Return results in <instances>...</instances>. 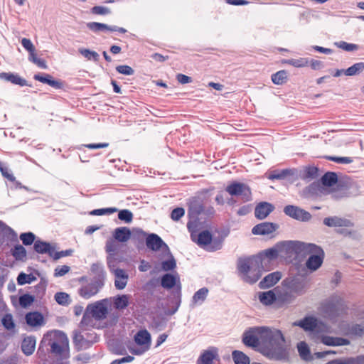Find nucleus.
Instances as JSON below:
<instances>
[{"label":"nucleus","mask_w":364,"mask_h":364,"mask_svg":"<svg viewBox=\"0 0 364 364\" xmlns=\"http://www.w3.org/2000/svg\"><path fill=\"white\" fill-rule=\"evenodd\" d=\"M261 353L269 359L284 360L287 356L284 346L285 338L281 331L267 326Z\"/></svg>","instance_id":"f257e3e1"},{"label":"nucleus","mask_w":364,"mask_h":364,"mask_svg":"<svg viewBox=\"0 0 364 364\" xmlns=\"http://www.w3.org/2000/svg\"><path fill=\"white\" fill-rule=\"evenodd\" d=\"M294 247V255H310L306 262V267L310 272H315L321 267L324 259V252L321 247L299 241H296Z\"/></svg>","instance_id":"f03ea898"},{"label":"nucleus","mask_w":364,"mask_h":364,"mask_svg":"<svg viewBox=\"0 0 364 364\" xmlns=\"http://www.w3.org/2000/svg\"><path fill=\"white\" fill-rule=\"evenodd\" d=\"M295 245L296 241L279 242L273 247L265 250L255 257L259 259V263L262 264V267L269 270L270 269L271 262L276 259L279 255H294Z\"/></svg>","instance_id":"7ed1b4c3"},{"label":"nucleus","mask_w":364,"mask_h":364,"mask_svg":"<svg viewBox=\"0 0 364 364\" xmlns=\"http://www.w3.org/2000/svg\"><path fill=\"white\" fill-rule=\"evenodd\" d=\"M237 269L242 279L250 284L256 282L262 276L263 271H267L262 267L259 259L255 256L239 259Z\"/></svg>","instance_id":"20e7f679"},{"label":"nucleus","mask_w":364,"mask_h":364,"mask_svg":"<svg viewBox=\"0 0 364 364\" xmlns=\"http://www.w3.org/2000/svg\"><path fill=\"white\" fill-rule=\"evenodd\" d=\"M41 344L49 346L51 352L57 355L66 358L68 355V339L67 336L60 331H52L46 333Z\"/></svg>","instance_id":"39448f33"},{"label":"nucleus","mask_w":364,"mask_h":364,"mask_svg":"<svg viewBox=\"0 0 364 364\" xmlns=\"http://www.w3.org/2000/svg\"><path fill=\"white\" fill-rule=\"evenodd\" d=\"M190 220L187 224L188 229L191 232V238L193 241L208 251H215L221 247V242L212 240V236L208 231H203L198 236L194 233L196 228V215L191 210L189 213Z\"/></svg>","instance_id":"423d86ee"},{"label":"nucleus","mask_w":364,"mask_h":364,"mask_svg":"<svg viewBox=\"0 0 364 364\" xmlns=\"http://www.w3.org/2000/svg\"><path fill=\"white\" fill-rule=\"evenodd\" d=\"M267 326H256L247 329L242 335V342L248 347H251L261 353L264 336H266Z\"/></svg>","instance_id":"0eeeda50"},{"label":"nucleus","mask_w":364,"mask_h":364,"mask_svg":"<svg viewBox=\"0 0 364 364\" xmlns=\"http://www.w3.org/2000/svg\"><path fill=\"white\" fill-rule=\"evenodd\" d=\"M111 303L110 299H104L88 304L85 309L82 322H86L87 317H92L97 321L105 319L109 314Z\"/></svg>","instance_id":"6e6552de"},{"label":"nucleus","mask_w":364,"mask_h":364,"mask_svg":"<svg viewBox=\"0 0 364 364\" xmlns=\"http://www.w3.org/2000/svg\"><path fill=\"white\" fill-rule=\"evenodd\" d=\"M151 343L150 333L146 330H141L134 336V342L129 343L127 348L131 353L140 355L150 348Z\"/></svg>","instance_id":"1a4fd4ad"},{"label":"nucleus","mask_w":364,"mask_h":364,"mask_svg":"<svg viewBox=\"0 0 364 364\" xmlns=\"http://www.w3.org/2000/svg\"><path fill=\"white\" fill-rule=\"evenodd\" d=\"M330 328L323 324L320 331L316 336V338L321 343L328 346H341L350 344V341L346 338L329 336L326 333H331Z\"/></svg>","instance_id":"9d476101"},{"label":"nucleus","mask_w":364,"mask_h":364,"mask_svg":"<svg viewBox=\"0 0 364 364\" xmlns=\"http://www.w3.org/2000/svg\"><path fill=\"white\" fill-rule=\"evenodd\" d=\"M107 265L109 269V271L114 276L115 288L119 290L124 289L126 287L128 282V273L123 269L116 268L114 264H113V258L111 256L107 257Z\"/></svg>","instance_id":"9b49d317"},{"label":"nucleus","mask_w":364,"mask_h":364,"mask_svg":"<svg viewBox=\"0 0 364 364\" xmlns=\"http://www.w3.org/2000/svg\"><path fill=\"white\" fill-rule=\"evenodd\" d=\"M343 300L338 296H333L322 304L321 311L328 317H333L342 309Z\"/></svg>","instance_id":"f8f14e48"},{"label":"nucleus","mask_w":364,"mask_h":364,"mask_svg":"<svg viewBox=\"0 0 364 364\" xmlns=\"http://www.w3.org/2000/svg\"><path fill=\"white\" fill-rule=\"evenodd\" d=\"M227 192L231 196L240 197L244 201L251 199V191L250 188L241 183H232L227 186Z\"/></svg>","instance_id":"ddd939ff"},{"label":"nucleus","mask_w":364,"mask_h":364,"mask_svg":"<svg viewBox=\"0 0 364 364\" xmlns=\"http://www.w3.org/2000/svg\"><path fill=\"white\" fill-rule=\"evenodd\" d=\"M292 326H299L305 331H313L314 332L316 336L318 332L321 328L322 326H323V324L320 323L314 316H307L304 319L294 322L292 323Z\"/></svg>","instance_id":"4468645a"},{"label":"nucleus","mask_w":364,"mask_h":364,"mask_svg":"<svg viewBox=\"0 0 364 364\" xmlns=\"http://www.w3.org/2000/svg\"><path fill=\"white\" fill-rule=\"evenodd\" d=\"M284 212L288 216L301 221H308L311 219V214L296 206L287 205L284 208Z\"/></svg>","instance_id":"2eb2a0df"},{"label":"nucleus","mask_w":364,"mask_h":364,"mask_svg":"<svg viewBox=\"0 0 364 364\" xmlns=\"http://www.w3.org/2000/svg\"><path fill=\"white\" fill-rule=\"evenodd\" d=\"M218 359V349L216 348L211 347L201 353L197 360V364H214L215 360Z\"/></svg>","instance_id":"dca6fc26"},{"label":"nucleus","mask_w":364,"mask_h":364,"mask_svg":"<svg viewBox=\"0 0 364 364\" xmlns=\"http://www.w3.org/2000/svg\"><path fill=\"white\" fill-rule=\"evenodd\" d=\"M101 285L97 282H92L81 287L79 289L80 295L84 299H90L96 295L99 291Z\"/></svg>","instance_id":"f3484780"},{"label":"nucleus","mask_w":364,"mask_h":364,"mask_svg":"<svg viewBox=\"0 0 364 364\" xmlns=\"http://www.w3.org/2000/svg\"><path fill=\"white\" fill-rule=\"evenodd\" d=\"M278 225L272 223H262L255 225L252 232L254 235H269L277 230Z\"/></svg>","instance_id":"a211bd4d"},{"label":"nucleus","mask_w":364,"mask_h":364,"mask_svg":"<svg viewBox=\"0 0 364 364\" xmlns=\"http://www.w3.org/2000/svg\"><path fill=\"white\" fill-rule=\"evenodd\" d=\"M323 223L328 227H352L353 223L350 220L346 219V218H341L338 217H331V218H326L323 220Z\"/></svg>","instance_id":"6ab92c4d"},{"label":"nucleus","mask_w":364,"mask_h":364,"mask_svg":"<svg viewBox=\"0 0 364 364\" xmlns=\"http://www.w3.org/2000/svg\"><path fill=\"white\" fill-rule=\"evenodd\" d=\"M274 210V206L267 202L259 203L255 208V217L258 219H264Z\"/></svg>","instance_id":"aec40b11"},{"label":"nucleus","mask_w":364,"mask_h":364,"mask_svg":"<svg viewBox=\"0 0 364 364\" xmlns=\"http://www.w3.org/2000/svg\"><path fill=\"white\" fill-rule=\"evenodd\" d=\"M281 278L282 274L279 272L270 273L259 282V287L262 289L269 288L276 284Z\"/></svg>","instance_id":"412c9836"},{"label":"nucleus","mask_w":364,"mask_h":364,"mask_svg":"<svg viewBox=\"0 0 364 364\" xmlns=\"http://www.w3.org/2000/svg\"><path fill=\"white\" fill-rule=\"evenodd\" d=\"M146 242L147 247L154 251H156L162 247L168 249L167 245L163 242L161 237L156 234H150L148 235Z\"/></svg>","instance_id":"4be33fe9"},{"label":"nucleus","mask_w":364,"mask_h":364,"mask_svg":"<svg viewBox=\"0 0 364 364\" xmlns=\"http://www.w3.org/2000/svg\"><path fill=\"white\" fill-rule=\"evenodd\" d=\"M0 79L11 82L14 85H18L20 86H24L26 85V81L23 78L21 77L18 74L12 73H1Z\"/></svg>","instance_id":"5701e85b"},{"label":"nucleus","mask_w":364,"mask_h":364,"mask_svg":"<svg viewBox=\"0 0 364 364\" xmlns=\"http://www.w3.org/2000/svg\"><path fill=\"white\" fill-rule=\"evenodd\" d=\"M297 350L300 358L305 361H310L313 360L314 356L311 353L310 348L308 344L304 341H300L296 346Z\"/></svg>","instance_id":"b1692460"},{"label":"nucleus","mask_w":364,"mask_h":364,"mask_svg":"<svg viewBox=\"0 0 364 364\" xmlns=\"http://www.w3.org/2000/svg\"><path fill=\"white\" fill-rule=\"evenodd\" d=\"M26 321L32 327L41 326L43 324V316L38 312H31L26 314Z\"/></svg>","instance_id":"393cba45"},{"label":"nucleus","mask_w":364,"mask_h":364,"mask_svg":"<svg viewBox=\"0 0 364 364\" xmlns=\"http://www.w3.org/2000/svg\"><path fill=\"white\" fill-rule=\"evenodd\" d=\"M113 236L115 240L121 242H127L131 237V231L127 227H120L114 230Z\"/></svg>","instance_id":"a878e982"},{"label":"nucleus","mask_w":364,"mask_h":364,"mask_svg":"<svg viewBox=\"0 0 364 364\" xmlns=\"http://www.w3.org/2000/svg\"><path fill=\"white\" fill-rule=\"evenodd\" d=\"M208 294V289L205 287L200 289L193 296L191 304L192 307L201 305L205 300Z\"/></svg>","instance_id":"bb28decb"},{"label":"nucleus","mask_w":364,"mask_h":364,"mask_svg":"<svg viewBox=\"0 0 364 364\" xmlns=\"http://www.w3.org/2000/svg\"><path fill=\"white\" fill-rule=\"evenodd\" d=\"M36 341L34 337L28 336L25 338L22 342L21 348L26 355H31L35 350Z\"/></svg>","instance_id":"cd10ccee"},{"label":"nucleus","mask_w":364,"mask_h":364,"mask_svg":"<svg viewBox=\"0 0 364 364\" xmlns=\"http://www.w3.org/2000/svg\"><path fill=\"white\" fill-rule=\"evenodd\" d=\"M86 26L93 33L111 31V30L115 29L112 28V26L98 22H88L87 23Z\"/></svg>","instance_id":"c85d7f7f"},{"label":"nucleus","mask_w":364,"mask_h":364,"mask_svg":"<svg viewBox=\"0 0 364 364\" xmlns=\"http://www.w3.org/2000/svg\"><path fill=\"white\" fill-rule=\"evenodd\" d=\"M129 299L130 296L127 294H122L113 297L114 307L119 310L125 309L129 304Z\"/></svg>","instance_id":"c756f323"},{"label":"nucleus","mask_w":364,"mask_h":364,"mask_svg":"<svg viewBox=\"0 0 364 364\" xmlns=\"http://www.w3.org/2000/svg\"><path fill=\"white\" fill-rule=\"evenodd\" d=\"M282 63L290 65L296 68H301L309 65V60L307 58H291L283 60Z\"/></svg>","instance_id":"7c9ffc66"},{"label":"nucleus","mask_w":364,"mask_h":364,"mask_svg":"<svg viewBox=\"0 0 364 364\" xmlns=\"http://www.w3.org/2000/svg\"><path fill=\"white\" fill-rule=\"evenodd\" d=\"M259 301L264 305H271L276 300L274 290L261 292L258 295Z\"/></svg>","instance_id":"2f4dec72"},{"label":"nucleus","mask_w":364,"mask_h":364,"mask_svg":"<svg viewBox=\"0 0 364 364\" xmlns=\"http://www.w3.org/2000/svg\"><path fill=\"white\" fill-rule=\"evenodd\" d=\"M34 249L39 253H48L51 257L54 253V249L49 243L41 241H36L34 244Z\"/></svg>","instance_id":"473e14b6"},{"label":"nucleus","mask_w":364,"mask_h":364,"mask_svg":"<svg viewBox=\"0 0 364 364\" xmlns=\"http://www.w3.org/2000/svg\"><path fill=\"white\" fill-rule=\"evenodd\" d=\"M232 357L235 364H250V358L243 352L234 350L232 353Z\"/></svg>","instance_id":"72a5a7b5"},{"label":"nucleus","mask_w":364,"mask_h":364,"mask_svg":"<svg viewBox=\"0 0 364 364\" xmlns=\"http://www.w3.org/2000/svg\"><path fill=\"white\" fill-rule=\"evenodd\" d=\"M272 81L274 84L279 85L284 84L288 79V73L286 70H282L274 73L272 75Z\"/></svg>","instance_id":"f704fd0d"},{"label":"nucleus","mask_w":364,"mask_h":364,"mask_svg":"<svg viewBox=\"0 0 364 364\" xmlns=\"http://www.w3.org/2000/svg\"><path fill=\"white\" fill-rule=\"evenodd\" d=\"M79 53L87 60H92L95 62L98 61L100 55L94 50H91L85 48H80L78 49Z\"/></svg>","instance_id":"c9c22d12"},{"label":"nucleus","mask_w":364,"mask_h":364,"mask_svg":"<svg viewBox=\"0 0 364 364\" xmlns=\"http://www.w3.org/2000/svg\"><path fill=\"white\" fill-rule=\"evenodd\" d=\"M337 180V175L333 172L326 173L321 178L323 186L326 188H330L336 185Z\"/></svg>","instance_id":"e433bc0d"},{"label":"nucleus","mask_w":364,"mask_h":364,"mask_svg":"<svg viewBox=\"0 0 364 364\" xmlns=\"http://www.w3.org/2000/svg\"><path fill=\"white\" fill-rule=\"evenodd\" d=\"M35 80L46 83L53 87L55 88H60V82L58 81L54 80L52 77L50 75H45L44 76L36 75L34 76Z\"/></svg>","instance_id":"4c0bfd02"},{"label":"nucleus","mask_w":364,"mask_h":364,"mask_svg":"<svg viewBox=\"0 0 364 364\" xmlns=\"http://www.w3.org/2000/svg\"><path fill=\"white\" fill-rule=\"evenodd\" d=\"M364 70V63H357L345 70L344 74L347 76H353Z\"/></svg>","instance_id":"58836bf2"},{"label":"nucleus","mask_w":364,"mask_h":364,"mask_svg":"<svg viewBox=\"0 0 364 364\" xmlns=\"http://www.w3.org/2000/svg\"><path fill=\"white\" fill-rule=\"evenodd\" d=\"M334 44L336 47L348 52L355 51L359 49L358 45L347 43L346 41L336 42Z\"/></svg>","instance_id":"ea45409f"},{"label":"nucleus","mask_w":364,"mask_h":364,"mask_svg":"<svg viewBox=\"0 0 364 364\" xmlns=\"http://www.w3.org/2000/svg\"><path fill=\"white\" fill-rule=\"evenodd\" d=\"M176 282V277L171 274H165L161 279V285L164 288H172Z\"/></svg>","instance_id":"a19ab883"},{"label":"nucleus","mask_w":364,"mask_h":364,"mask_svg":"<svg viewBox=\"0 0 364 364\" xmlns=\"http://www.w3.org/2000/svg\"><path fill=\"white\" fill-rule=\"evenodd\" d=\"M133 213L127 209H123L118 212V218L125 223H131L133 220Z\"/></svg>","instance_id":"79ce46f5"},{"label":"nucleus","mask_w":364,"mask_h":364,"mask_svg":"<svg viewBox=\"0 0 364 364\" xmlns=\"http://www.w3.org/2000/svg\"><path fill=\"white\" fill-rule=\"evenodd\" d=\"M36 280V278L33 274H26L23 272L20 273L17 277V282L19 285L31 284Z\"/></svg>","instance_id":"37998d69"},{"label":"nucleus","mask_w":364,"mask_h":364,"mask_svg":"<svg viewBox=\"0 0 364 364\" xmlns=\"http://www.w3.org/2000/svg\"><path fill=\"white\" fill-rule=\"evenodd\" d=\"M55 299L60 305H68L70 302V296L65 292H58L55 295Z\"/></svg>","instance_id":"c03bdc74"},{"label":"nucleus","mask_w":364,"mask_h":364,"mask_svg":"<svg viewBox=\"0 0 364 364\" xmlns=\"http://www.w3.org/2000/svg\"><path fill=\"white\" fill-rule=\"evenodd\" d=\"M118 211L117 208L95 209L90 212L92 215H110Z\"/></svg>","instance_id":"a18cd8bd"},{"label":"nucleus","mask_w":364,"mask_h":364,"mask_svg":"<svg viewBox=\"0 0 364 364\" xmlns=\"http://www.w3.org/2000/svg\"><path fill=\"white\" fill-rule=\"evenodd\" d=\"M91 13L95 15H107L111 13V10L103 6H95L91 9Z\"/></svg>","instance_id":"49530a36"},{"label":"nucleus","mask_w":364,"mask_h":364,"mask_svg":"<svg viewBox=\"0 0 364 364\" xmlns=\"http://www.w3.org/2000/svg\"><path fill=\"white\" fill-rule=\"evenodd\" d=\"M29 60L37 65L39 68L46 69L47 68L46 63L44 60L38 58L36 56V51L29 55Z\"/></svg>","instance_id":"de8ad7c7"},{"label":"nucleus","mask_w":364,"mask_h":364,"mask_svg":"<svg viewBox=\"0 0 364 364\" xmlns=\"http://www.w3.org/2000/svg\"><path fill=\"white\" fill-rule=\"evenodd\" d=\"M34 301V297L29 294H23L19 298V304L22 307L30 306Z\"/></svg>","instance_id":"09e8293b"},{"label":"nucleus","mask_w":364,"mask_h":364,"mask_svg":"<svg viewBox=\"0 0 364 364\" xmlns=\"http://www.w3.org/2000/svg\"><path fill=\"white\" fill-rule=\"evenodd\" d=\"M13 255L16 259H23L26 257V250L21 245H18L13 250Z\"/></svg>","instance_id":"8fccbe9b"},{"label":"nucleus","mask_w":364,"mask_h":364,"mask_svg":"<svg viewBox=\"0 0 364 364\" xmlns=\"http://www.w3.org/2000/svg\"><path fill=\"white\" fill-rule=\"evenodd\" d=\"M116 70L120 73L125 75H132L134 74V70L129 65H122L116 67Z\"/></svg>","instance_id":"3c124183"},{"label":"nucleus","mask_w":364,"mask_h":364,"mask_svg":"<svg viewBox=\"0 0 364 364\" xmlns=\"http://www.w3.org/2000/svg\"><path fill=\"white\" fill-rule=\"evenodd\" d=\"M20 239L25 245H28L33 242L35 236L31 232L23 233L21 235Z\"/></svg>","instance_id":"603ef678"},{"label":"nucleus","mask_w":364,"mask_h":364,"mask_svg":"<svg viewBox=\"0 0 364 364\" xmlns=\"http://www.w3.org/2000/svg\"><path fill=\"white\" fill-rule=\"evenodd\" d=\"M2 323L4 326L8 330H11L14 328V323L11 314H6L2 318Z\"/></svg>","instance_id":"864d4df0"},{"label":"nucleus","mask_w":364,"mask_h":364,"mask_svg":"<svg viewBox=\"0 0 364 364\" xmlns=\"http://www.w3.org/2000/svg\"><path fill=\"white\" fill-rule=\"evenodd\" d=\"M184 214L185 210L183 208H176L172 210L171 218L173 220L177 221L182 218Z\"/></svg>","instance_id":"5fc2aeb1"},{"label":"nucleus","mask_w":364,"mask_h":364,"mask_svg":"<svg viewBox=\"0 0 364 364\" xmlns=\"http://www.w3.org/2000/svg\"><path fill=\"white\" fill-rule=\"evenodd\" d=\"M21 44L23 47L29 52L30 54L36 51L35 47L30 39L26 38H23L21 40Z\"/></svg>","instance_id":"6e6d98bb"},{"label":"nucleus","mask_w":364,"mask_h":364,"mask_svg":"<svg viewBox=\"0 0 364 364\" xmlns=\"http://www.w3.org/2000/svg\"><path fill=\"white\" fill-rule=\"evenodd\" d=\"M70 270V267L67 265L57 267L55 269L54 275L55 277H62L67 274Z\"/></svg>","instance_id":"4d7b16f0"},{"label":"nucleus","mask_w":364,"mask_h":364,"mask_svg":"<svg viewBox=\"0 0 364 364\" xmlns=\"http://www.w3.org/2000/svg\"><path fill=\"white\" fill-rule=\"evenodd\" d=\"M161 265H162L163 270L168 271V270H171L175 268L176 262L173 258H171L167 261L163 262Z\"/></svg>","instance_id":"13d9d810"},{"label":"nucleus","mask_w":364,"mask_h":364,"mask_svg":"<svg viewBox=\"0 0 364 364\" xmlns=\"http://www.w3.org/2000/svg\"><path fill=\"white\" fill-rule=\"evenodd\" d=\"M364 333L363 328L360 325L353 326L348 333L355 336H361Z\"/></svg>","instance_id":"bf43d9fd"},{"label":"nucleus","mask_w":364,"mask_h":364,"mask_svg":"<svg viewBox=\"0 0 364 364\" xmlns=\"http://www.w3.org/2000/svg\"><path fill=\"white\" fill-rule=\"evenodd\" d=\"M330 159L340 164H350L353 162V159L350 157H331Z\"/></svg>","instance_id":"052dcab7"},{"label":"nucleus","mask_w":364,"mask_h":364,"mask_svg":"<svg viewBox=\"0 0 364 364\" xmlns=\"http://www.w3.org/2000/svg\"><path fill=\"white\" fill-rule=\"evenodd\" d=\"M317 173V168L315 167H309L306 169L304 173V178H313Z\"/></svg>","instance_id":"680f3d73"},{"label":"nucleus","mask_w":364,"mask_h":364,"mask_svg":"<svg viewBox=\"0 0 364 364\" xmlns=\"http://www.w3.org/2000/svg\"><path fill=\"white\" fill-rule=\"evenodd\" d=\"M176 79L182 85L190 83L192 82V80L190 77L183 75V74H178L176 75Z\"/></svg>","instance_id":"e2e57ef3"},{"label":"nucleus","mask_w":364,"mask_h":364,"mask_svg":"<svg viewBox=\"0 0 364 364\" xmlns=\"http://www.w3.org/2000/svg\"><path fill=\"white\" fill-rule=\"evenodd\" d=\"M116 244L114 243V241L112 240H109V241H107V243H106V251L109 253H114L115 251H116ZM111 257H112V258L114 259V257L112 255H110ZM109 257V255L108 256Z\"/></svg>","instance_id":"0e129e2a"},{"label":"nucleus","mask_w":364,"mask_h":364,"mask_svg":"<svg viewBox=\"0 0 364 364\" xmlns=\"http://www.w3.org/2000/svg\"><path fill=\"white\" fill-rule=\"evenodd\" d=\"M134 360V357L131 355H128L126 357H123L120 359H116L113 360L111 364H122L125 363H129Z\"/></svg>","instance_id":"69168bd1"},{"label":"nucleus","mask_w":364,"mask_h":364,"mask_svg":"<svg viewBox=\"0 0 364 364\" xmlns=\"http://www.w3.org/2000/svg\"><path fill=\"white\" fill-rule=\"evenodd\" d=\"M309 65L314 70H319L323 67V63L317 60H309Z\"/></svg>","instance_id":"338daca9"},{"label":"nucleus","mask_w":364,"mask_h":364,"mask_svg":"<svg viewBox=\"0 0 364 364\" xmlns=\"http://www.w3.org/2000/svg\"><path fill=\"white\" fill-rule=\"evenodd\" d=\"M348 364H364V355L347 360Z\"/></svg>","instance_id":"774afa93"}]
</instances>
